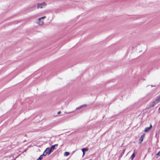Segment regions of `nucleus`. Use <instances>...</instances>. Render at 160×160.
<instances>
[{
  "instance_id": "nucleus-23",
  "label": "nucleus",
  "mask_w": 160,
  "mask_h": 160,
  "mask_svg": "<svg viewBox=\"0 0 160 160\" xmlns=\"http://www.w3.org/2000/svg\"><path fill=\"white\" fill-rule=\"evenodd\" d=\"M71 112H67L66 113H68H68H70Z\"/></svg>"
},
{
  "instance_id": "nucleus-28",
  "label": "nucleus",
  "mask_w": 160,
  "mask_h": 160,
  "mask_svg": "<svg viewBox=\"0 0 160 160\" xmlns=\"http://www.w3.org/2000/svg\"><path fill=\"white\" fill-rule=\"evenodd\" d=\"M159 96L160 97V94L159 95Z\"/></svg>"
},
{
  "instance_id": "nucleus-10",
  "label": "nucleus",
  "mask_w": 160,
  "mask_h": 160,
  "mask_svg": "<svg viewBox=\"0 0 160 160\" xmlns=\"http://www.w3.org/2000/svg\"><path fill=\"white\" fill-rule=\"evenodd\" d=\"M135 157V154H134V153L132 154V155L130 157V158L131 159V160H132L133 159V158H134Z\"/></svg>"
},
{
  "instance_id": "nucleus-29",
  "label": "nucleus",
  "mask_w": 160,
  "mask_h": 160,
  "mask_svg": "<svg viewBox=\"0 0 160 160\" xmlns=\"http://www.w3.org/2000/svg\"><path fill=\"white\" fill-rule=\"evenodd\" d=\"M89 160H92V159H90Z\"/></svg>"
},
{
  "instance_id": "nucleus-24",
  "label": "nucleus",
  "mask_w": 160,
  "mask_h": 160,
  "mask_svg": "<svg viewBox=\"0 0 160 160\" xmlns=\"http://www.w3.org/2000/svg\"><path fill=\"white\" fill-rule=\"evenodd\" d=\"M38 21H39V22H40L41 19H38Z\"/></svg>"
},
{
  "instance_id": "nucleus-18",
  "label": "nucleus",
  "mask_w": 160,
  "mask_h": 160,
  "mask_svg": "<svg viewBox=\"0 0 160 160\" xmlns=\"http://www.w3.org/2000/svg\"><path fill=\"white\" fill-rule=\"evenodd\" d=\"M54 145V146L55 147L56 146H58V144H55Z\"/></svg>"
},
{
  "instance_id": "nucleus-22",
  "label": "nucleus",
  "mask_w": 160,
  "mask_h": 160,
  "mask_svg": "<svg viewBox=\"0 0 160 160\" xmlns=\"http://www.w3.org/2000/svg\"><path fill=\"white\" fill-rule=\"evenodd\" d=\"M159 111L160 112V107H159Z\"/></svg>"
},
{
  "instance_id": "nucleus-4",
  "label": "nucleus",
  "mask_w": 160,
  "mask_h": 160,
  "mask_svg": "<svg viewBox=\"0 0 160 160\" xmlns=\"http://www.w3.org/2000/svg\"><path fill=\"white\" fill-rule=\"evenodd\" d=\"M51 152H50L49 149H47V148H46L43 154H44V156H46L47 154L48 155H49Z\"/></svg>"
},
{
  "instance_id": "nucleus-6",
  "label": "nucleus",
  "mask_w": 160,
  "mask_h": 160,
  "mask_svg": "<svg viewBox=\"0 0 160 160\" xmlns=\"http://www.w3.org/2000/svg\"><path fill=\"white\" fill-rule=\"evenodd\" d=\"M145 137V134H143V135H142L140 137V138H139V141L140 142H142L143 139Z\"/></svg>"
},
{
  "instance_id": "nucleus-27",
  "label": "nucleus",
  "mask_w": 160,
  "mask_h": 160,
  "mask_svg": "<svg viewBox=\"0 0 160 160\" xmlns=\"http://www.w3.org/2000/svg\"><path fill=\"white\" fill-rule=\"evenodd\" d=\"M25 141H26V140H24V141H23V142H25Z\"/></svg>"
},
{
  "instance_id": "nucleus-5",
  "label": "nucleus",
  "mask_w": 160,
  "mask_h": 160,
  "mask_svg": "<svg viewBox=\"0 0 160 160\" xmlns=\"http://www.w3.org/2000/svg\"><path fill=\"white\" fill-rule=\"evenodd\" d=\"M156 104L154 101H152V103L147 108L148 109H150L153 107Z\"/></svg>"
},
{
  "instance_id": "nucleus-3",
  "label": "nucleus",
  "mask_w": 160,
  "mask_h": 160,
  "mask_svg": "<svg viewBox=\"0 0 160 160\" xmlns=\"http://www.w3.org/2000/svg\"><path fill=\"white\" fill-rule=\"evenodd\" d=\"M54 146V145H52L51 147L50 148H49L48 147L47 148V149H49L50 152L51 153L52 152L54 151V150L56 149V148Z\"/></svg>"
},
{
  "instance_id": "nucleus-26",
  "label": "nucleus",
  "mask_w": 160,
  "mask_h": 160,
  "mask_svg": "<svg viewBox=\"0 0 160 160\" xmlns=\"http://www.w3.org/2000/svg\"><path fill=\"white\" fill-rule=\"evenodd\" d=\"M157 135V133L156 134V136Z\"/></svg>"
},
{
  "instance_id": "nucleus-12",
  "label": "nucleus",
  "mask_w": 160,
  "mask_h": 160,
  "mask_svg": "<svg viewBox=\"0 0 160 160\" xmlns=\"http://www.w3.org/2000/svg\"><path fill=\"white\" fill-rule=\"evenodd\" d=\"M44 154H42L41 155L40 157H39V158H38V160H41L42 158V157L43 156H44Z\"/></svg>"
},
{
  "instance_id": "nucleus-13",
  "label": "nucleus",
  "mask_w": 160,
  "mask_h": 160,
  "mask_svg": "<svg viewBox=\"0 0 160 160\" xmlns=\"http://www.w3.org/2000/svg\"><path fill=\"white\" fill-rule=\"evenodd\" d=\"M69 154V152H66L64 153V155L66 156H68Z\"/></svg>"
},
{
  "instance_id": "nucleus-8",
  "label": "nucleus",
  "mask_w": 160,
  "mask_h": 160,
  "mask_svg": "<svg viewBox=\"0 0 160 160\" xmlns=\"http://www.w3.org/2000/svg\"><path fill=\"white\" fill-rule=\"evenodd\" d=\"M125 149H123V150L122 151V153H121V154H120V156H119L120 158H121L122 157V155H123V154L124 153V152H125Z\"/></svg>"
},
{
  "instance_id": "nucleus-7",
  "label": "nucleus",
  "mask_w": 160,
  "mask_h": 160,
  "mask_svg": "<svg viewBox=\"0 0 160 160\" xmlns=\"http://www.w3.org/2000/svg\"><path fill=\"white\" fill-rule=\"evenodd\" d=\"M89 149L87 148H84L82 149V150L83 153L85 152L88 151Z\"/></svg>"
},
{
  "instance_id": "nucleus-21",
  "label": "nucleus",
  "mask_w": 160,
  "mask_h": 160,
  "mask_svg": "<svg viewBox=\"0 0 160 160\" xmlns=\"http://www.w3.org/2000/svg\"><path fill=\"white\" fill-rule=\"evenodd\" d=\"M121 158H120L119 157L118 160H120Z\"/></svg>"
},
{
  "instance_id": "nucleus-20",
  "label": "nucleus",
  "mask_w": 160,
  "mask_h": 160,
  "mask_svg": "<svg viewBox=\"0 0 160 160\" xmlns=\"http://www.w3.org/2000/svg\"><path fill=\"white\" fill-rule=\"evenodd\" d=\"M43 24V22H41V25H42Z\"/></svg>"
},
{
  "instance_id": "nucleus-11",
  "label": "nucleus",
  "mask_w": 160,
  "mask_h": 160,
  "mask_svg": "<svg viewBox=\"0 0 160 160\" xmlns=\"http://www.w3.org/2000/svg\"><path fill=\"white\" fill-rule=\"evenodd\" d=\"M150 128H149V127H147L145 128V129L144 130V132H147L148 131L150 130Z\"/></svg>"
},
{
  "instance_id": "nucleus-1",
  "label": "nucleus",
  "mask_w": 160,
  "mask_h": 160,
  "mask_svg": "<svg viewBox=\"0 0 160 160\" xmlns=\"http://www.w3.org/2000/svg\"><path fill=\"white\" fill-rule=\"evenodd\" d=\"M46 4L44 2H43L41 3H38L37 4V8H42L43 6H46Z\"/></svg>"
},
{
  "instance_id": "nucleus-19",
  "label": "nucleus",
  "mask_w": 160,
  "mask_h": 160,
  "mask_svg": "<svg viewBox=\"0 0 160 160\" xmlns=\"http://www.w3.org/2000/svg\"><path fill=\"white\" fill-rule=\"evenodd\" d=\"M85 154V152L83 153L82 157H83V156Z\"/></svg>"
},
{
  "instance_id": "nucleus-17",
  "label": "nucleus",
  "mask_w": 160,
  "mask_h": 160,
  "mask_svg": "<svg viewBox=\"0 0 160 160\" xmlns=\"http://www.w3.org/2000/svg\"><path fill=\"white\" fill-rule=\"evenodd\" d=\"M61 111H59V112H58V114H59L60 113H61Z\"/></svg>"
},
{
  "instance_id": "nucleus-9",
  "label": "nucleus",
  "mask_w": 160,
  "mask_h": 160,
  "mask_svg": "<svg viewBox=\"0 0 160 160\" xmlns=\"http://www.w3.org/2000/svg\"><path fill=\"white\" fill-rule=\"evenodd\" d=\"M87 106V105L86 104H83L82 105H81L76 108V109H79L80 108H81L82 107H83L84 106Z\"/></svg>"
},
{
  "instance_id": "nucleus-25",
  "label": "nucleus",
  "mask_w": 160,
  "mask_h": 160,
  "mask_svg": "<svg viewBox=\"0 0 160 160\" xmlns=\"http://www.w3.org/2000/svg\"><path fill=\"white\" fill-rule=\"evenodd\" d=\"M159 152V153H160V151L158 152Z\"/></svg>"
},
{
  "instance_id": "nucleus-30",
  "label": "nucleus",
  "mask_w": 160,
  "mask_h": 160,
  "mask_svg": "<svg viewBox=\"0 0 160 160\" xmlns=\"http://www.w3.org/2000/svg\"><path fill=\"white\" fill-rule=\"evenodd\" d=\"M37 160H38V159Z\"/></svg>"
},
{
  "instance_id": "nucleus-2",
  "label": "nucleus",
  "mask_w": 160,
  "mask_h": 160,
  "mask_svg": "<svg viewBox=\"0 0 160 160\" xmlns=\"http://www.w3.org/2000/svg\"><path fill=\"white\" fill-rule=\"evenodd\" d=\"M153 101L157 104L159 102H160V97L159 96H157Z\"/></svg>"
},
{
  "instance_id": "nucleus-15",
  "label": "nucleus",
  "mask_w": 160,
  "mask_h": 160,
  "mask_svg": "<svg viewBox=\"0 0 160 160\" xmlns=\"http://www.w3.org/2000/svg\"><path fill=\"white\" fill-rule=\"evenodd\" d=\"M46 18V17L45 16H43L42 17H41V18H38V19H44V18Z\"/></svg>"
},
{
  "instance_id": "nucleus-16",
  "label": "nucleus",
  "mask_w": 160,
  "mask_h": 160,
  "mask_svg": "<svg viewBox=\"0 0 160 160\" xmlns=\"http://www.w3.org/2000/svg\"><path fill=\"white\" fill-rule=\"evenodd\" d=\"M149 128H150V129H151V128H152V126L151 125V124L150 125V127H148Z\"/></svg>"
},
{
  "instance_id": "nucleus-14",
  "label": "nucleus",
  "mask_w": 160,
  "mask_h": 160,
  "mask_svg": "<svg viewBox=\"0 0 160 160\" xmlns=\"http://www.w3.org/2000/svg\"><path fill=\"white\" fill-rule=\"evenodd\" d=\"M160 156V153H159V152H158V153H157L156 154V158H158V157L159 156Z\"/></svg>"
}]
</instances>
